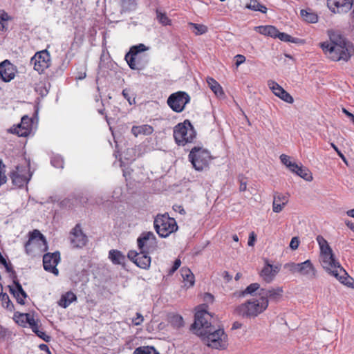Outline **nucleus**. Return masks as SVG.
I'll return each mask as SVG.
<instances>
[{
	"label": "nucleus",
	"instance_id": "nucleus-31",
	"mask_svg": "<svg viewBox=\"0 0 354 354\" xmlns=\"http://www.w3.org/2000/svg\"><path fill=\"white\" fill-rule=\"evenodd\" d=\"M294 170L291 171L295 173L297 175L306 180V181H312L313 176L308 169L303 167L302 165H296V168H293Z\"/></svg>",
	"mask_w": 354,
	"mask_h": 354
},
{
	"label": "nucleus",
	"instance_id": "nucleus-21",
	"mask_svg": "<svg viewBox=\"0 0 354 354\" xmlns=\"http://www.w3.org/2000/svg\"><path fill=\"white\" fill-rule=\"evenodd\" d=\"M280 271V266L270 264L266 261L263 268L260 272V277L266 283H271Z\"/></svg>",
	"mask_w": 354,
	"mask_h": 354
},
{
	"label": "nucleus",
	"instance_id": "nucleus-33",
	"mask_svg": "<svg viewBox=\"0 0 354 354\" xmlns=\"http://www.w3.org/2000/svg\"><path fill=\"white\" fill-rule=\"evenodd\" d=\"M300 15L303 19L308 23L315 24L318 21V16L310 10H301Z\"/></svg>",
	"mask_w": 354,
	"mask_h": 354
},
{
	"label": "nucleus",
	"instance_id": "nucleus-36",
	"mask_svg": "<svg viewBox=\"0 0 354 354\" xmlns=\"http://www.w3.org/2000/svg\"><path fill=\"white\" fill-rule=\"evenodd\" d=\"M260 289V285L258 283H253L250 284L244 290L239 292V296L245 297L247 295H252L256 292H257V295H258V292Z\"/></svg>",
	"mask_w": 354,
	"mask_h": 354
},
{
	"label": "nucleus",
	"instance_id": "nucleus-16",
	"mask_svg": "<svg viewBox=\"0 0 354 354\" xmlns=\"http://www.w3.org/2000/svg\"><path fill=\"white\" fill-rule=\"evenodd\" d=\"M60 261V254L59 252L53 253H46L43 257V266L46 271L54 274L55 276L59 274V270L57 266Z\"/></svg>",
	"mask_w": 354,
	"mask_h": 354
},
{
	"label": "nucleus",
	"instance_id": "nucleus-34",
	"mask_svg": "<svg viewBox=\"0 0 354 354\" xmlns=\"http://www.w3.org/2000/svg\"><path fill=\"white\" fill-rule=\"evenodd\" d=\"M120 4L121 7L120 12L122 13L131 12L136 8V0H121Z\"/></svg>",
	"mask_w": 354,
	"mask_h": 354
},
{
	"label": "nucleus",
	"instance_id": "nucleus-63",
	"mask_svg": "<svg viewBox=\"0 0 354 354\" xmlns=\"http://www.w3.org/2000/svg\"><path fill=\"white\" fill-rule=\"evenodd\" d=\"M174 210L178 211L181 214H185V212L184 209L181 206H174Z\"/></svg>",
	"mask_w": 354,
	"mask_h": 354
},
{
	"label": "nucleus",
	"instance_id": "nucleus-37",
	"mask_svg": "<svg viewBox=\"0 0 354 354\" xmlns=\"http://www.w3.org/2000/svg\"><path fill=\"white\" fill-rule=\"evenodd\" d=\"M10 20H12V17L3 10H0V31H7L8 24L6 22Z\"/></svg>",
	"mask_w": 354,
	"mask_h": 354
},
{
	"label": "nucleus",
	"instance_id": "nucleus-2",
	"mask_svg": "<svg viewBox=\"0 0 354 354\" xmlns=\"http://www.w3.org/2000/svg\"><path fill=\"white\" fill-rule=\"evenodd\" d=\"M316 241L319 247L320 261L323 268L341 283L348 284L346 281L348 279V274L335 259L328 241L321 235L317 236Z\"/></svg>",
	"mask_w": 354,
	"mask_h": 354
},
{
	"label": "nucleus",
	"instance_id": "nucleus-25",
	"mask_svg": "<svg viewBox=\"0 0 354 354\" xmlns=\"http://www.w3.org/2000/svg\"><path fill=\"white\" fill-rule=\"evenodd\" d=\"M288 202V196L281 194H276L274 196L272 203V210L274 212L279 213L282 211Z\"/></svg>",
	"mask_w": 354,
	"mask_h": 354
},
{
	"label": "nucleus",
	"instance_id": "nucleus-32",
	"mask_svg": "<svg viewBox=\"0 0 354 354\" xmlns=\"http://www.w3.org/2000/svg\"><path fill=\"white\" fill-rule=\"evenodd\" d=\"M109 258L113 264H124L125 261V256L117 250H111L109 252Z\"/></svg>",
	"mask_w": 354,
	"mask_h": 354
},
{
	"label": "nucleus",
	"instance_id": "nucleus-15",
	"mask_svg": "<svg viewBox=\"0 0 354 354\" xmlns=\"http://www.w3.org/2000/svg\"><path fill=\"white\" fill-rule=\"evenodd\" d=\"M33 130V120L28 115L21 118V122L10 129V132L19 137H27Z\"/></svg>",
	"mask_w": 354,
	"mask_h": 354
},
{
	"label": "nucleus",
	"instance_id": "nucleus-14",
	"mask_svg": "<svg viewBox=\"0 0 354 354\" xmlns=\"http://www.w3.org/2000/svg\"><path fill=\"white\" fill-rule=\"evenodd\" d=\"M30 63L36 71L43 73L50 65V55L47 50L38 52L31 58Z\"/></svg>",
	"mask_w": 354,
	"mask_h": 354
},
{
	"label": "nucleus",
	"instance_id": "nucleus-52",
	"mask_svg": "<svg viewBox=\"0 0 354 354\" xmlns=\"http://www.w3.org/2000/svg\"><path fill=\"white\" fill-rule=\"evenodd\" d=\"M234 59H236L235 65L236 67H239L241 64L245 62V57L243 55H236L234 57Z\"/></svg>",
	"mask_w": 354,
	"mask_h": 354
},
{
	"label": "nucleus",
	"instance_id": "nucleus-51",
	"mask_svg": "<svg viewBox=\"0 0 354 354\" xmlns=\"http://www.w3.org/2000/svg\"><path fill=\"white\" fill-rule=\"evenodd\" d=\"M4 166L2 165V162H0V186L6 182V176L3 171Z\"/></svg>",
	"mask_w": 354,
	"mask_h": 354
},
{
	"label": "nucleus",
	"instance_id": "nucleus-38",
	"mask_svg": "<svg viewBox=\"0 0 354 354\" xmlns=\"http://www.w3.org/2000/svg\"><path fill=\"white\" fill-rule=\"evenodd\" d=\"M133 354H159L153 346H140L136 348Z\"/></svg>",
	"mask_w": 354,
	"mask_h": 354
},
{
	"label": "nucleus",
	"instance_id": "nucleus-17",
	"mask_svg": "<svg viewBox=\"0 0 354 354\" xmlns=\"http://www.w3.org/2000/svg\"><path fill=\"white\" fill-rule=\"evenodd\" d=\"M145 253L140 250L137 252L134 250H130L128 252V258L132 261L138 267L142 269H148L151 265V257Z\"/></svg>",
	"mask_w": 354,
	"mask_h": 354
},
{
	"label": "nucleus",
	"instance_id": "nucleus-19",
	"mask_svg": "<svg viewBox=\"0 0 354 354\" xmlns=\"http://www.w3.org/2000/svg\"><path fill=\"white\" fill-rule=\"evenodd\" d=\"M17 68L9 60L6 59L0 63V79L9 82L15 77Z\"/></svg>",
	"mask_w": 354,
	"mask_h": 354
},
{
	"label": "nucleus",
	"instance_id": "nucleus-12",
	"mask_svg": "<svg viewBox=\"0 0 354 354\" xmlns=\"http://www.w3.org/2000/svg\"><path fill=\"white\" fill-rule=\"evenodd\" d=\"M149 50V47L143 44L133 46L130 48L129 51L125 55V60L129 66L132 70H141L142 67L137 61L138 56L140 53Z\"/></svg>",
	"mask_w": 354,
	"mask_h": 354
},
{
	"label": "nucleus",
	"instance_id": "nucleus-13",
	"mask_svg": "<svg viewBox=\"0 0 354 354\" xmlns=\"http://www.w3.org/2000/svg\"><path fill=\"white\" fill-rule=\"evenodd\" d=\"M139 250L145 253L153 251L157 246L156 238L151 232H146L141 234L137 239Z\"/></svg>",
	"mask_w": 354,
	"mask_h": 354
},
{
	"label": "nucleus",
	"instance_id": "nucleus-55",
	"mask_svg": "<svg viewBox=\"0 0 354 354\" xmlns=\"http://www.w3.org/2000/svg\"><path fill=\"white\" fill-rule=\"evenodd\" d=\"M34 333H36L38 337H39L40 338L44 339L45 342H49L50 337L48 335H47L44 331L39 330L38 329L37 332H34Z\"/></svg>",
	"mask_w": 354,
	"mask_h": 354
},
{
	"label": "nucleus",
	"instance_id": "nucleus-61",
	"mask_svg": "<svg viewBox=\"0 0 354 354\" xmlns=\"http://www.w3.org/2000/svg\"><path fill=\"white\" fill-rule=\"evenodd\" d=\"M246 188H247V183L245 181H243L242 179L240 180V187H239V190L241 192H243V191H245L246 190Z\"/></svg>",
	"mask_w": 354,
	"mask_h": 354
},
{
	"label": "nucleus",
	"instance_id": "nucleus-10",
	"mask_svg": "<svg viewBox=\"0 0 354 354\" xmlns=\"http://www.w3.org/2000/svg\"><path fill=\"white\" fill-rule=\"evenodd\" d=\"M211 315L205 310H198L195 314V321L192 325V329L198 336L204 335L212 325L209 319Z\"/></svg>",
	"mask_w": 354,
	"mask_h": 354
},
{
	"label": "nucleus",
	"instance_id": "nucleus-20",
	"mask_svg": "<svg viewBox=\"0 0 354 354\" xmlns=\"http://www.w3.org/2000/svg\"><path fill=\"white\" fill-rule=\"evenodd\" d=\"M70 241L74 248H82L87 242V237L83 233L80 224H77L70 233Z\"/></svg>",
	"mask_w": 354,
	"mask_h": 354
},
{
	"label": "nucleus",
	"instance_id": "nucleus-46",
	"mask_svg": "<svg viewBox=\"0 0 354 354\" xmlns=\"http://www.w3.org/2000/svg\"><path fill=\"white\" fill-rule=\"evenodd\" d=\"M27 324L29 325L30 328L33 332L38 331V324L37 322L35 319L34 316L31 314H28V317L27 319Z\"/></svg>",
	"mask_w": 354,
	"mask_h": 354
},
{
	"label": "nucleus",
	"instance_id": "nucleus-7",
	"mask_svg": "<svg viewBox=\"0 0 354 354\" xmlns=\"http://www.w3.org/2000/svg\"><path fill=\"white\" fill-rule=\"evenodd\" d=\"M154 227L156 232L161 237H167L178 230V225L174 218L164 214L158 215L154 220Z\"/></svg>",
	"mask_w": 354,
	"mask_h": 354
},
{
	"label": "nucleus",
	"instance_id": "nucleus-11",
	"mask_svg": "<svg viewBox=\"0 0 354 354\" xmlns=\"http://www.w3.org/2000/svg\"><path fill=\"white\" fill-rule=\"evenodd\" d=\"M190 101L189 95L184 91L172 93L167 99V104L175 112H182Z\"/></svg>",
	"mask_w": 354,
	"mask_h": 354
},
{
	"label": "nucleus",
	"instance_id": "nucleus-60",
	"mask_svg": "<svg viewBox=\"0 0 354 354\" xmlns=\"http://www.w3.org/2000/svg\"><path fill=\"white\" fill-rule=\"evenodd\" d=\"M39 348L41 351H45L47 353V354H51V353L49 351L48 346L46 344H41L39 345Z\"/></svg>",
	"mask_w": 354,
	"mask_h": 354
},
{
	"label": "nucleus",
	"instance_id": "nucleus-48",
	"mask_svg": "<svg viewBox=\"0 0 354 354\" xmlns=\"http://www.w3.org/2000/svg\"><path fill=\"white\" fill-rule=\"evenodd\" d=\"M37 237L39 239L40 241H41L44 243V244L45 245V249H46V241L44 236L40 233V232L39 230H35L31 233L30 239H32V240L34 241V243H35L36 242L35 239Z\"/></svg>",
	"mask_w": 354,
	"mask_h": 354
},
{
	"label": "nucleus",
	"instance_id": "nucleus-50",
	"mask_svg": "<svg viewBox=\"0 0 354 354\" xmlns=\"http://www.w3.org/2000/svg\"><path fill=\"white\" fill-rule=\"evenodd\" d=\"M143 321H144L143 316L140 313H137L136 317H135L132 319V323L135 326H139L143 322Z\"/></svg>",
	"mask_w": 354,
	"mask_h": 354
},
{
	"label": "nucleus",
	"instance_id": "nucleus-62",
	"mask_svg": "<svg viewBox=\"0 0 354 354\" xmlns=\"http://www.w3.org/2000/svg\"><path fill=\"white\" fill-rule=\"evenodd\" d=\"M346 225L349 227L352 231L354 232V223L351 222V221H345Z\"/></svg>",
	"mask_w": 354,
	"mask_h": 354
},
{
	"label": "nucleus",
	"instance_id": "nucleus-43",
	"mask_svg": "<svg viewBox=\"0 0 354 354\" xmlns=\"http://www.w3.org/2000/svg\"><path fill=\"white\" fill-rule=\"evenodd\" d=\"M157 19L160 24L163 26L170 25L171 20L168 18L165 12H162L161 11L157 10H156Z\"/></svg>",
	"mask_w": 354,
	"mask_h": 354
},
{
	"label": "nucleus",
	"instance_id": "nucleus-24",
	"mask_svg": "<svg viewBox=\"0 0 354 354\" xmlns=\"http://www.w3.org/2000/svg\"><path fill=\"white\" fill-rule=\"evenodd\" d=\"M10 292L13 295L18 304H25V299L27 297L26 292L24 290L21 285L18 281H14L13 286H9Z\"/></svg>",
	"mask_w": 354,
	"mask_h": 354
},
{
	"label": "nucleus",
	"instance_id": "nucleus-53",
	"mask_svg": "<svg viewBox=\"0 0 354 354\" xmlns=\"http://www.w3.org/2000/svg\"><path fill=\"white\" fill-rule=\"evenodd\" d=\"M299 245V241L297 237H293L292 238L290 243V248L292 250H296L298 248Z\"/></svg>",
	"mask_w": 354,
	"mask_h": 354
},
{
	"label": "nucleus",
	"instance_id": "nucleus-27",
	"mask_svg": "<svg viewBox=\"0 0 354 354\" xmlns=\"http://www.w3.org/2000/svg\"><path fill=\"white\" fill-rule=\"evenodd\" d=\"M77 300L76 295L72 291H68L64 294H62L60 297V299L57 301V304L59 306L66 308L68 307L73 301Z\"/></svg>",
	"mask_w": 354,
	"mask_h": 354
},
{
	"label": "nucleus",
	"instance_id": "nucleus-4",
	"mask_svg": "<svg viewBox=\"0 0 354 354\" xmlns=\"http://www.w3.org/2000/svg\"><path fill=\"white\" fill-rule=\"evenodd\" d=\"M200 337L212 348L225 349L228 345V337L223 328L215 329L212 326Z\"/></svg>",
	"mask_w": 354,
	"mask_h": 354
},
{
	"label": "nucleus",
	"instance_id": "nucleus-35",
	"mask_svg": "<svg viewBox=\"0 0 354 354\" xmlns=\"http://www.w3.org/2000/svg\"><path fill=\"white\" fill-rule=\"evenodd\" d=\"M246 7L254 11H259L262 13L267 12V8L261 4L257 0H249Z\"/></svg>",
	"mask_w": 354,
	"mask_h": 354
},
{
	"label": "nucleus",
	"instance_id": "nucleus-41",
	"mask_svg": "<svg viewBox=\"0 0 354 354\" xmlns=\"http://www.w3.org/2000/svg\"><path fill=\"white\" fill-rule=\"evenodd\" d=\"M280 160L281 162L285 165L290 171L294 170L293 168H296L297 163L290 161V158L286 154H281L280 156Z\"/></svg>",
	"mask_w": 354,
	"mask_h": 354
},
{
	"label": "nucleus",
	"instance_id": "nucleus-57",
	"mask_svg": "<svg viewBox=\"0 0 354 354\" xmlns=\"http://www.w3.org/2000/svg\"><path fill=\"white\" fill-rule=\"evenodd\" d=\"M181 262L180 259H176L174 261V266L171 269V272H174L180 266Z\"/></svg>",
	"mask_w": 354,
	"mask_h": 354
},
{
	"label": "nucleus",
	"instance_id": "nucleus-56",
	"mask_svg": "<svg viewBox=\"0 0 354 354\" xmlns=\"http://www.w3.org/2000/svg\"><path fill=\"white\" fill-rule=\"evenodd\" d=\"M256 240V235L254 232H251L249 235L248 244L249 246H253Z\"/></svg>",
	"mask_w": 354,
	"mask_h": 354
},
{
	"label": "nucleus",
	"instance_id": "nucleus-30",
	"mask_svg": "<svg viewBox=\"0 0 354 354\" xmlns=\"http://www.w3.org/2000/svg\"><path fill=\"white\" fill-rule=\"evenodd\" d=\"M180 273L183 279L184 286L189 288L194 286L195 282L194 276L190 269L187 268H182Z\"/></svg>",
	"mask_w": 354,
	"mask_h": 354
},
{
	"label": "nucleus",
	"instance_id": "nucleus-1",
	"mask_svg": "<svg viewBox=\"0 0 354 354\" xmlns=\"http://www.w3.org/2000/svg\"><path fill=\"white\" fill-rule=\"evenodd\" d=\"M329 40L319 44L324 55L333 62H347L354 55V46L339 31L328 30Z\"/></svg>",
	"mask_w": 354,
	"mask_h": 354
},
{
	"label": "nucleus",
	"instance_id": "nucleus-42",
	"mask_svg": "<svg viewBox=\"0 0 354 354\" xmlns=\"http://www.w3.org/2000/svg\"><path fill=\"white\" fill-rule=\"evenodd\" d=\"M29 313H15V319L17 324L22 326H26L27 324V319Z\"/></svg>",
	"mask_w": 354,
	"mask_h": 354
},
{
	"label": "nucleus",
	"instance_id": "nucleus-8",
	"mask_svg": "<svg viewBox=\"0 0 354 354\" xmlns=\"http://www.w3.org/2000/svg\"><path fill=\"white\" fill-rule=\"evenodd\" d=\"M284 268L293 274L298 273L308 279H315L317 277V270L310 260H306L302 263H288Z\"/></svg>",
	"mask_w": 354,
	"mask_h": 354
},
{
	"label": "nucleus",
	"instance_id": "nucleus-64",
	"mask_svg": "<svg viewBox=\"0 0 354 354\" xmlns=\"http://www.w3.org/2000/svg\"><path fill=\"white\" fill-rule=\"evenodd\" d=\"M122 95L124 97V98L127 99L129 101V104H131L132 102L130 100V97H129V96L128 95V93H127V91L126 89L122 91Z\"/></svg>",
	"mask_w": 354,
	"mask_h": 354
},
{
	"label": "nucleus",
	"instance_id": "nucleus-59",
	"mask_svg": "<svg viewBox=\"0 0 354 354\" xmlns=\"http://www.w3.org/2000/svg\"><path fill=\"white\" fill-rule=\"evenodd\" d=\"M342 112L348 117L354 123V115L351 113H350L348 111H347L345 108L342 109Z\"/></svg>",
	"mask_w": 354,
	"mask_h": 354
},
{
	"label": "nucleus",
	"instance_id": "nucleus-58",
	"mask_svg": "<svg viewBox=\"0 0 354 354\" xmlns=\"http://www.w3.org/2000/svg\"><path fill=\"white\" fill-rule=\"evenodd\" d=\"M222 276L227 282H229L232 279V276L227 271H224Z\"/></svg>",
	"mask_w": 354,
	"mask_h": 354
},
{
	"label": "nucleus",
	"instance_id": "nucleus-23",
	"mask_svg": "<svg viewBox=\"0 0 354 354\" xmlns=\"http://www.w3.org/2000/svg\"><path fill=\"white\" fill-rule=\"evenodd\" d=\"M283 292V290L282 287L261 288L258 292V296H261L262 298L265 299L278 301L281 298Z\"/></svg>",
	"mask_w": 354,
	"mask_h": 354
},
{
	"label": "nucleus",
	"instance_id": "nucleus-26",
	"mask_svg": "<svg viewBox=\"0 0 354 354\" xmlns=\"http://www.w3.org/2000/svg\"><path fill=\"white\" fill-rule=\"evenodd\" d=\"M207 84L215 95L220 98L225 97V93L221 84L213 77H207L206 79Z\"/></svg>",
	"mask_w": 354,
	"mask_h": 354
},
{
	"label": "nucleus",
	"instance_id": "nucleus-22",
	"mask_svg": "<svg viewBox=\"0 0 354 354\" xmlns=\"http://www.w3.org/2000/svg\"><path fill=\"white\" fill-rule=\"evenodd\" d=\"M268 86L272 92L281 100L290 104L294 102L293 97L276 82L269 80Z\"/></svg>",
	"mask_w": 354,
	"mask_h": 354
},
{
	"label": "nucleus",
	"instance_id": "nucleus-49",
	"mask_svg": "<svg viewBox=\"0 0 354 354\" xmlns=\"http://www.w3.org/2000/svg\"><path fill=\"white\" fill-rule=\"evenodd\" d=\"M0 263L2 264L5 267L6 270L8 272H10L12 270L10 264H9L6 261V259L3 257V256L1 254V252H0Z\"/></svg>",
	"mask_w": 354,
	"mask_h": 354
},
{
	"label": "nucleus",
	"instance_id": "nucleus-47",
	"mask_svg": "<svg viewBox=\"0 0 354 354\" xmlns=\"http://www.w3.org/2000/svg\"><path fill=\"white\" fill-rule=\"evenodd\" d=\"M52 165L56 168H63L64 160L60 156H55L51 158Z\"/></svg>",
	"mask_w": 354,
	"mask_h": 354
},
{
	"label": "nucleus",
	"instance_id": "nucleus-39",
	"mask_svg": "<svg viewBox=\"0 0 354 354\" xmlns=\"http://www.w3.org/2000/svg\"><path fill=\"white\" fill-rule=\"evenodd\" d=\"M0 301H1L3 306L8 310H14V305L6 293L0 292Z\"/></svg>",
	"mask_w": 354,
	"mask_h": 354
},
{
	"label": "nucleus",
	"instance_id": "nucleus-40",
	"mask_svg": "<svg viewBox=\"0 0 354 354\" xmlns=\"http://www.w3.org/2000/svg\"><path fill=\"white\" fill-rule=\"evenodd\" d=\"M171 324L177 328H181L184 325L183 317L179 315H174L170 317Z\"/></svg>",
	"mask_w": 354,
	"mask_h": 354
},
{
	"label": "nucleus",
	"instance_id": "nucleus-5",
	"mask_svg": "<svg viewBox=\"0 0 354 354\" xmlns=\"http://www.w3.org/2000/svg\"><path fill=\"white\" fill-rule=\"evenodd\" d=\"M196 133L188 120L178 123L174 128V138L178 145L185 146L196 138Z\"/></svg>",
	"mask_w": 354,
	"mask_h": 354
},
{
	"label": "nucleus",
	"instance_id": "nucleus-9",
	"mask_svg": "<svg viewBox=\"0 0 354 354\" xmlns=\"http://www.w3.org/2000/svg\"><path fill=\"white\" fill-rule=\"evenodd\" d=\"M32 177L30 171V162H25L24 164L17 165L15 170L10 173V178L14 185L21 187L26 185Z\"/></svg>",
	"mask_w": 354,
	"mask_h": 354
},
{
	"label": "nucleus",
	"instance_id": "nucleus-44",
	"mask_svg": "<svg viewBox=\"0 0 354 354\" xmlns=\"http://www.w3.org/2000/svg\"><path fill=\"white\" fill-rule=\"evenodd\" d=\"M189 25L194 28L196 35H201L207 32V27L203 24L189 23Z\"/></svg>",
	"mask_w": 354,
	"mask_h": 354
},
{
	"label": "nucleus",
	"instance_id": "nucleus-45",
	"mask_svg": "<svg viewBox=\"0 0 354 354\" xmlns=\"http://www.w3.org/2000/svg\"><path fill=\"white\" fill-rule=\"evenodd\" d=\"M277 38L279 39L281 41H286V42H292V43L297 42L296 38H293L288 34L285 33V32H280L279 31H278Z\"/></svg>",
	"mask_w": 354,
	"mask_h": 354
},
{
	"label": "nucleus",
	"instance_id": "nucleus-29",
	"mask_svg": "<svg viewBox=\"0 0 354 354\" xmlns=\"http://www.w3.org/2000/svg\"><path fill=\"white\" fill-rule=\"evenodd\" d=\"M256 30L265 36H269L272 38H277L278 30L273 26H259L255 28Z\"/></svg>",
	"mask_w": 354,
	"mask_h": 354
},
{
	"label": "nucleus",
	"instance_id": "nucleus-6",
	"mask_svg": "<svg viewBox=\"0 0 354 354\" xmlns=\"http://www.w3.org/2000/svg\"><path fill=\"white\" fill-rule=\"evenodd\" d=\"M188 158L196 171H202L209 167L212 156L208 150L203 147H194L190 151Z\"/></svg>",
	"mask_w": 354,
	"mask_h": 354
},
{
	"label": "nucleus",
	"instance_id": "nucleus-18",
	"mask_svg": "<svg viewBox=\"0 0 354 354\" xmlns=\"http://www.w3.org/2000/svg\"><path fill=\"white\" fill-rule=\"evenodd\" d=\"M353 0H327V6L333 13H346L353 7Z\"/></svg>",
	"mask_w": 354,
	"mask_h": 354
},
{
	"label": "nucleus",
	"instance_id": "nucleus-3",
	"mask_svg": "<svg viewBox=\"0 0 354 354\" xmlns=\"http://www.w3.org/2000/svg\"><path fill=\"white\" fill-rule=\"evenodd\" d=\"M268 306V299L261 296L248 300L236 308V313L243 317H255L264 312Z\"/></svg>",
	"mask_w": 354,
	"mask_h": 354
},
{
	"label": "nucleus",
	"instance_id": "nucleus-54",
	"mask_svg": "<svg viewBox=\"0 0 354 354\" xmlns=\"http://www.w3.org/2000/svg\"><path fill=\"white\" fill-rule=\"evenodd\" d=\"M34 241L32 239H29V240L26 242L25 245V250L27 254H30L32 252L31 246L32 245H35Z\"/></svg>",
	"mask_w": 354,
	"mask_h": 354
},
{
	"label": "nucleus",
	"instance_id": "nucleus-28",
	"mask_svg": "<svg viewBox=\"0 0 354 354\" xmlns=\"http://www.w3.org/2000/svg\"><path fill=\"white\" fill-rule=\"evenodd\" d=\"M153 132V128L149 124L133 126L131 133L135 137L140 136H149Z\"/></svg>",
	"mask_w": 354,
	"mask_h": 354
}]
</instances>
